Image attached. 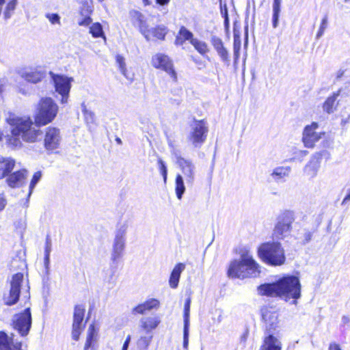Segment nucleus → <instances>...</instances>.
<instances>
[{"mask_svg": "<svg viewBox=\"0 0 350 350\" xmlns=\"http://www.w3.org/2000/svg\"><path fill=\"white\" fill-rule=\"evenodd\" d=\"M85 309L81 306H77L75 308L73 314L72 338L75 340H78L81 332L85 327L83 323Z\"/></svg>", "mask_w": 350, "mask_h": 350, "instance_id": "nucleus-14", "label": "nucleus"}, {"mask_svg": "<svg viewBox=\"0 0 350 350\" xmlns=\"http://www.w3.org/2000/svg\"><path fill=\"white\" fill-rule=\"evenodd\" d=\"M116 59L117 64H118L119 70L121 72V73L126 78L130 79L126 74L127 70H126V63H125L124 58L122 55H118L116 56Z\"/></svg>", "mask_w": 350, "mask_h": 350, "instance_id": "nucleus-41", "label": "nucleus"}, {"mask_svg": "<svg viewBox=\"0 0 350 350\" xmlns=\"http://www.w3.org/2000/svg\"><path fill=\"white\" fill-rule=\"evenodd\" d=\"M343 75V71H339L337 75V78H340Z\"/></svg>", "mask_w": 350, "mask_h": 350, "instance_id": "nucleus-64", "label": "nucleus"}, {"mask_svg": "<svg viewBox=\"0 0 350 350\" xmlns=\"http://www.w3.org/2000/svg\"><path fill=\"white\" fill-rule=\"evenodd\" d=\"M146 311H149L146 307V303L139 304L137 306L133 308V312L136 314H143Z\"/></svg>", "mask_w": 350, "mask_h": 350, "instance_id": "nucleus-47", "label": "nucleus"}, {"mask_svg": "<svg viewBox=\"0 0 350 350\" xmlns=\"http://www.w3.org/2000/svg\"><path fill=\"white\" fill-rule=\"evenodd\" d=\"M262 319L266 325V329L271 332L274 330L278 325V314L275 312L268 309H264L262 311Z\"/></svg>", "mask_w": 350, "mask_h": 350, "instance_id": "nucleus-20", "label": "nucleus"}, {"mask_svg": "<svg viewBox=\"0 0 350 350\" xmlns=\"http://www.w3.org/2000/svg\"><path fill=\"white\" fill-rule=\"evenodd\" d=\"M89 32L94 38H103L105 40H106V37L103 29V26L99 23H92L90 26Z\"/></svg>", "mask_w": 350, "mask_h": 350, "instance_id": "nucleus-37", "label": "nucleus"}, {"mask_svg": "<svg viewBox=\"0 0 350 350\" xmlns=\"http://www.w3.org/2000/svg\"><path fill=\"white\" fill-rule=\"evenodd\" d=\"M32 324V318L29 306L22 312L16 314L12 319V325L21 336L29 334Z\"/></svg>", "mask_w": 350, "mask_h": 350, "instance_id": "nucleus-8", "label": "nucleus"}, {"mask_svg": "<svg viewBox=\"0 0 350 350\" xmlns=\"http://www.w3.org/2000/svg\"><path fill=\"white\" fill-rule=\"evenodd\" d=\"M240 258L230 262L228 275L232 278L245 279L260 275V267L254 259L250 250L244 247L239 252Z\"/></svg>", "mask_w": 350, "mask_h": 350, "instance_id": "nucleus-3", "label": "nucleus"}, {"mask_svg": "<svg viewBox=\"0 0 350 350\" xmlns=\"http://www.w3.org/2000/svg\"><path fill=\"white\" fill-rule=\"evenodd\" d=\"M131 16L133 25L137 27L146 40L149 41L150 29H148L145 16L138 11H132Z\"/></svg>", "mask_w": 350, "mask_h": 350, "instance_id": "nucleus-16", "label": "nucleus"}, {"mask_svg": "<svg viewBox=\"0 0 350 350\" xmlns=\"http://www.w3.org/2000/svg\"><path fill=\"white\" fill-rule=\"evenodd\" d=\"M258 292L260 295L279 297L296 304L301 296V284L297 277L288 275L275 282L261 284L258 287Z\"/></svg>", "mask_w": 350, "mask_h": 350, "instance_id": "nucleus-1", "label": "nucleus"}, {"mask_svg": "<svg viewBox=\"0 0 350 350\" xmlns=\"http://www.w3.org/2000/svg\"><path fill=\"white\" fill-rule=\"evenodd\" d=\"M189 325H184L183 330V347L187 348L189 344Z\"/></svg>", "mask_w": 350, "mask_h": 350, "instance_id": "nucleus-48", "label": "nucleus"}, {"mask_svg": "<svg viewBox=\"0 0 350 350\" xmlns=\"http://www.w3.org/2000/svg\"><path fill=\"white\" fill-rule=\"evenodd\" d=\"M208 128L202 120H195L191 125L189 141L195 146L200 147L206 140Z\"/></svg>", "mask_w": 350, "mask_h": 350, "instance_id": "nucleus-9", "label": "nucleus"}, {"mask_svg": "<svg viewBox=\"0 0 350 350\" xmlns=\"http://www.w3.org/2000/svg\"><path fill=\"white\" fill-rule=\"evenodd\" d=\"M142 2L144 5H148L150 4V1L149 0H142Z\"/></svg>", "mask_w": 350, "mask_h": 350, "instance_id": "nucleus-60", "label": "nucleus"}, {"mask_svg": "<svg viewBox=\"0 0 350 350\" xmlns=\"http://www.w3.org/2000/svg\"><path fill=\"white\" fill-rule=\"evenodd\" d=\"M126 228L123 226L116 230L112 244L111 260L114 262L123 254L125 248Z\"/></svg>", "mask_w": 350, "mask_h": 350, "instance_id": "nucleus-11", "label": "nucleus"}, {"mask_svg": "<svg viewBox=\"0 0 350 350\" xmlns=\"http://www.w3.org/2000/svg\"><path fill=\"white\" fill-rule=\"evenodd\" d=\"M8 123L11 127V134L8 136L9 145L14 148H21L23 142L33 143L40 136L41 131L36 128L29 117L10 116Z\"/></svg>", "mask_w": 350, "mask_h": 350, "instance_id": "nucleus-2", "label": "nucleus"}, {"mask_svg": "<svg viewBox=\"0 0 350 350\" xmlns=\"http://www.w3.org/2000/svg\"><path fill=\"white\" fill-rule=\"evenodd\" d=\"M44 77V73L42 71L34 70L25 72L23 74V77L28 82L37 83L40 82Z\"/></svg>", "mask_w": 350, "mask_h": 350, "instance_id": "nucleus-32", "label": "nucleus"}, {"mask_svg": "<svg viewBox=\"0 0 350 350\" xmlns=\"http://www.w3.org/2000/svg\"><path fill=\"white\" fill-rule=\"evenodd\" d=\"M327 26H328V15L325 14L324 16L323 17V18L321 19L319 29V31L316 36L317 39H319L323 36L325 31L327 28Z\"/></svg>", "mask_w": 350, "mask_h": 350, "instance_id": "nucleus-40", "label": "nucleus"}, {"mask_svg": "<svg viewBox=\"0 0 350 350\" xmlns=\"http://www.w3.org/2000/svg\"><path fill=\"white\" fill-rule=\"evenodd\" d=\"M146 307L148 308V310H151L154 308H158L160 305V302L159 300L156 299H150L145 301Z\"/></svg>", "mask_w": 350, "mask_h": 350, "instance_id": "nucleus-46", "label": "nucleus"}, {"mask_svg": "<svg viewBox=\"0 0 350 350\" xmlns=\"http://www.w3.org/2000/svg\"><path fill=\"white\" fill-rule=\"evenodd\" d=\"M81 111L83 114L84 120L88 126L89 129H92V126L95 124V114L93 111L89 110L87 108L85 103H82L81 105Z\"/></svg>", "mask_w": 350, "mask_h": 350, "instance_id": "nucleus-33", "label": "nucleus"}, {"mask_svg": "<svg viewBox=\"0 0 350 350\" xmlns=\"http://www.w3.org/2000/svg\"><path fill=\"white\" fill-rule=\"evenodd\" d=\"M153 336L152 333H146L141 336L137 341V347L139 350H147L150 345Z\"/></svg>", "mask_w": 350, "mask_h": 350, "instance_id": "nucleus-34", "label": "nucleus"}, {"mask_svg": "<svg viewBox=\"0 0 350 350\" xmlns=\"http://www.w3.org/2000/svg\"><path fill=\"white\" fill-rule=\"evenodd\" d=\"M128 347H129V345H127V344L124 342V345H123L122 350H127Z\"/></svg>", "mask_w": 350, "mask_h": 350, "instance_id": "nucleus-63", "label": "nucleus"}, {"mask_svg": "<svg viewBox=\"0 0 350 350\" xmlns=\"http://www.w3.org/2000/svg\"><path fill=\"white\" fill-rule=\"evenodd\" d=\"M0 350H22V342L14 340L12 334L0 331Z\"/></svg>", "mask_w": 350, "mask_h": 350, "instance_id": "nucleus-19", "label": "nucleus"}, {"mask_svg": "<svg viewBox=\"0 0 350 350\" xmlns=\"http://www.w3.org/2000/svg\"><path fill=\"white\" fill-rule=\"evenodd\" d=\"M282 342L281 341L269 334L267 336H265L263 340V344L260 347L259 350H281Z\"/></svg>", "mask_w": 350, "mask_h": 350, "instance_id": "nucleus-25", "label": "nucleus"}, {"mask_svg": "<svg viewBox=\"0 0 350 350\" xmlns=\"http://www.w3.org/2000/svg\"><path fill=\"white\" fill-rule=\"evenodd\" d=\"M191 298L186 299L184 307V325H189V312H190Z\"/></svg>", "mask_w": 350, "mask_h": 350, "instance_id": "nucleus-43", "label": "nucleus"}, {"mask_svg": "<svg viewBox=\"0 0 350 350\" xmlns=\"http://www.w3.org/2000/svg\"><path fill=\"white\" fill-rule=\"evenodd\" d=\"M128 347H129V345H127V344L124 342V345H123L122 350H127Z\"/></svg>", "mask_w": 350, "mask_h": 350, "instance_id": "nucleus-61", "label": "nucleus"}, {"mask_svg": "<svg viewBox=\"0 0 350 350\" xmlns=\"http://www.w3.org/2000/svg\"><path fill=\"white\" fill-rule=\"evenodd\" d=\"M318 128V124L312 122L310 125L305 127L303 132L302 140L306 147L313 148L315 143L321 138L323 133H317L316 130Z\"/></svg>", "mask_w": 350, "mask_h": 350, "instance_id": "nucleus-15", "label": "nucleus"}, {"mask_svg": "<svg viewBox=\"0 0 350 350\" xmlns=\"http://www.w3.org/2000/svg\"><path fill=\"white\" fill-rule=\"evenodd\" d=\"M45 17L52 25H60L61 24L60 16L58 14L48 12L45 14Z\"/></svg>", "mask_w": 350, "mask_h": 350, "instance_id": "nucleus-44", "label": "nucleus"}, {"mask_svg": "<svg viewBox=\"0 0 350 350\" xmlns=\"http://www.w3.org/2000/svg\"><path fill=\"white\" fill-rule=\"evenodd\" d=\"M128 347H129V345H127V344L124 342V345H123L122 350H127Z\"/></svg>", "mask_w": 350, "mask_h": 350, "instance_id": "nucleus-62", "label": "nucleus"}, {"mask_svg": "<svg viewBox=\"0 0 350 350\" xmlns=\"http://www.w3.org/2000/svg\"><path fill=\"white\" fill-rule=\"evenodd\" d=\"M193 33L186 27H181L178 35L176 36L175 44L176 45H183L187 40L190 41V43L191 44V40L195 39L193 38Z\"/></svg>", "mask_w": 350, "mask_h": 350, "instance_id": "nucleus-31", "label": "nucleus"}, {"mask_svg": "<svg viewBox=\"0 0 350 350\" xmlns=\"http://www.w3.org/2000/svg\"><path fill=\"white\" fill-rule=\"evenodd\" d=\"M161 321L158 317H147L140 320V326L146 333H151V331L156 329Z\"/></svg>", "mask_w": 350, "mask_h": 350, "instance_id": "nucleus-27", "label": "nucleus"}, {"mask_svg": "<svg viewBox=\"0 0 350 350\" xmlns=\"http://www.w3.org/2000/svg\"><path fill=\"white\" fill-rule=\"evenodd\" d=\"M131 336H130V335H128V336H127V337H126V340H125V341H124V343H126V344H127V345H129L130 342H131Z\"/></svg>", "mask_w": 350, "mask_h": 350, "instance_id": "nucleus-59", "label": "nucleus"}, {"mask_svg": "<svg viewBox=\"0 0 350 350\" xmlns=\"http://www.w3.org/2000/svg\"><path fill=\"white\" fill-rule=\"evenodd\" d=\"M280 12V11L273 10L272 23L273 28H276L278 25Z\"/></svg>", "mask_w": 350, "mask_h": 350, "instance_id": "nucleus-49", "label": "nucleus"}, {"mask_svg": "<svg viewBox=\"0 0 350 350\" xmlns=\"http://www.w3.org/2000/svg\"><path fill=\"white\" fill-rule=\"evenodd\" d=\"M15 160L10 158L0 157V180L7 178L15 166Z\"/></svg>", "mask_w": 350, "mask_h": 350, "instance_id": "nucleus-24", "label": "nucleus"}, {"mask_svg": "<svg viewBox=\"0 0 350 350\" xmlns=\"http://www.w3.org/2000/svg\"><path fill=\"white\" fill-rule=\"evenodd\" d=\"M131 336H130V335H128V336H127V337H126V340H125V341H124V343H126V344H127V345H129L130 342H131Z\"/></svg>", "mask_w": 350, "mask_h": 350, "instance_id": "nucleus-58", "label": "nucleus"}, {"mask_svg": "<svg viewBox=\"0 0 350 350\" xmlns=\"http://www.w3.org/2000/svg\"><path fill=\"white\" fill-rule=\"evenodd\" d=\"M58 111V105L51 98H41L34 115L35 124L41 126L51 122L57 116Z\"/></svg>", "mask_w": 350, "mask_h": 350, "instance_id": "nucleus-6", "label": "nucleus"}, {"mask_svg": "<svg viewBox=\"0 0 350 350\" xmlns=\"http://www.w3.org/2000/svg\"><path fill=\"white\" fill-rule=\"evenodd\" d=\"M341 322L343 325H347L350 322V318L347 316H343L341 319Z\"/></svg>", "mask_w": 350, "mask_h": 350, "instance_id": "nucleus-55", "label": "nucleus"}, {"mask_svg": "<svg viewBox=\"0 0 350 350\" xmlns=\"http://www.w3.org/2000/svg\"><path fill=\"white\" fill-rule=\"evenodd\" d=\"M72 78L56 75L53 77V83L56 92L62 96L61 103H68L69 93L71 88Z\"/></svg>", "mask_w": 350, "mask_h": 350, "instance_id": "nucleus-12", "label": "nucleus"}, {"mask_svg": "<svg viewBox=\"0 0 350 350\" xmlns=\"http://www.w3.org/2000/svg\"><path fill=\"white\" fill-rule=\"evenodd\" d=\"M158 165L159 171L163 176V181L165 183L167 181V170L164 161L161 159H159Z\"/></svg>", "mask_w": 350, "mask_h": 350, "instance_id": "nucleus-45", "label": "nucleus"}, {"mask_svg": "<svg viewBox=\"0 0 350 350\" xmlns=\"http://www.w3.org/2000/svg\"><path fill=\"white\" fill-rule=\"evenodd\" d=\"M291 172L289 166H279L274 168L271 174V178L276 182H283L288 178Z\"/></svg>", "mask_w": 350, "mask_h": 350, "instance_id": "nucleus-26", "label": "nucleus"}, {"mask_svg": "<svg viewBox=\"0 0 350 350\" xmlns=\"http://www.w3.org/2000/svg\"><path fill=\"white\" fill-rule=\"evenodd\" d=\"M321 156L319 154L314 155L304 167V173L310 177L316 176L321 167Z\"/></svg>", "mask_w": 350, "mask_h": 350, "instance_id": "nucleus-22", "label": "nucleus"}, {"mask_svg": "<svg viewBox=\"0 0 350 350\" xmlns=\"http://www.w3.org/2000/svg\"><path fill=\"white\" fill-rule=\"evenodd\" d=\"M341 90H338L337 92H334L332 96H329L323 105V111L327 113H333L336 107V101L337 98L340 94Z\"/></svg>", "mask_w": 350, "mask_h": 350, "instance_id": "nucleus-29", "label": "nucleus"}, {"mask_svg": "<svg viewBox=\"0 0 350 350\" xmlns=\"http://www.w3.org/2000/svg\"><path fill=\"white\" fill-rule=\"evenodd\" d=\"M328 350H342V349L338 344L336 342H332L329 344Z\"/></svg>", "mask_w": 350, "mask_h": 350, "instance_id": "nucleus-54", "label": "nucleus"}, {"mask_svg": "<svg viewBox=\"0 0 350 350\" xmlns=\"http://www.w3.org/2000/svg\"><path fill=\"white\" fill-rule=\"evenodd\" d=\"M281 0H273V10L280 11Z\"/></svg>", "mask_w": 350, "mask_h": 350, "instance_id": "nucleus-53", "label": "nucleus"}, {"mask_svg": "<svg viewBox=\"0 0 350 350\" xmlns=\"http://www.w3.org/2000/svg\"><path fill=\"white\" fill-rule=\"evenodd\" d=\"M22 290L23 291L24 297L29 299L28 281H25L23 273H18L12 275L10 281L9 291L3 295L4 304L7 306L15 304L18 301Z\"/></svg>", "mask_w": 350, "mask_h": 350, "instance_id": "nucleus-5", "label": "nucleus"}, {"mask_svg": "<svg viewBox=\"0 0 350 350\" xmlns=\"http://www.w3.org/2000/svg\"><path fill=\"white\" fill-rule=\"evenodd\" d=\"M211 43L223 62H226L230 61L228 51L224 47L223 41L221 38L215 36H213L211 38Z\"/></svg>", "mask_w": 350, "mask_h": 350, "instance_id": "nucleus-21", "label": "nucleus"}, {"mask_svg": "<svg viewBox=\"0 0 350 350\" xmlns=\"http://www.w3.org/2000/svg\"><path fill=\"white\" fill-rule=\"evenodd\" d=\"M41 177H42V174L40 172H37L34 173V174L32 177V179L31 180L29 187V194H28L29 197L31 195L34 187H36V184L40 181Z\"/></svg>", "mask_w": 350, "mask_h": 350, "instance_id": "nucleus-42", "label": "nucleus"}, {"mask_svg": "<svg viewBox=\"0 0 350 350\" xmlns=\"http://www.w3.org/2000/svg\"><path fill=\"white\" fill-rule=\"evenodd\" d=\"M98 335V330L95 328L94 325H90L88 330V336L86 342L84 346V350L89 349H94Z\"/></svg>", "mask_w": 350, "mask_h": 350, "instance_id": "nucleus-30", "label": "nucleus"}, {"mask_svg": "<svg viewBox=\"0 0 350 350\" xmlns=\"http://www.w3.org/2000/svg\"><path fill=\"white\" fill-rule=\"evenodd\" d=\"M62 137L59 129L49 126L45 130L44 146L46 150L53 152L60 146Z\"/></svg>", "mask_w": 350, "mask_h": 350, "instance_id": "nucleus-13", "label": "nucleus"}, {"mask_svg": "<svg viewBox=\"0 0 350 350\" xmlns=\"http://www.w3.org/2000/svg\"><path fill=\"white\" fill-rule=\"evenodd\" d=\"M152 65L156 68L164 70L174 82L177 81V73L172 60L168 56L162 53L156 54L152 58Z\"/></svg>", "mask_w": 350, "mask_h": 350, "instance_id": "nucleus-10", "label": "nucleus"}, {"mask_svg": "<svg viewBox=\"0 0 350 350\" xmlns=\"http://www.w3.org/2000/svg\"><path fill=\"white\" fill-rule=\"evenodd\" d=\"M258 255L264 262L272 266L282 265L286 260L284 250L278 242L261 244L258 249Z\"/></svg>", "mask_w": 350, "mask_h": 350, "instance_id": "nucleus-4", "label": "nucleus"}, {"mask_svg": "<svg viewBox=\"0 0 350 350\" xmlns=\"http://www.w3.org/2000/svg\"><path fill=\"white\" fill-rule=\"evenodd\" d=\"M8 201L3 193H0V213L4 210L7 205Z\"/></svg>", "mask_w": 350, "mask_h": 350, "instance_id": "nucleus-50", "label": "nucleus"}, {"mask_svg": "<svg viewBox=\"0 0 350 350\" xmlns=\"http://www.w3.org/2000/svg\"><path fill=\"white\" fill-rule=\"evenodd\" d=\"M51 251V243L49 239H46V247L44 250V266L46 268V273H49V262H50V253Z\"/></svg>", "mask_w": 350, "mask_h": 350, "instance_id": "nucleus-39", "label": "nucleus"}, {"mask_svg": "<svg viewBox=\"0 0 350 350\" xmlns=\"http://www.w3.org/2000/svg\"><path fill=\"white\" fill-rule=\"evenodd\" d=\"M27 177V171L26 170H20L10 174L6 178V183L11 188H18L25 184Z\"/></svg>", "mask_w": 350, "mask_h": 350, "instance_id": "nucleus-18", "label": "nucleus"}, {"mask_svg": "<svg viewBox=\"0 0 350 350\" xmlns=\"http://www.w3.org/2000/svg\"><path fill=\"white\" fill-rule=\"evenodd\" d=\"M191 44L201 55H204L208 52V45L204 41H201L195 38L194 40H191Z\"/></svg>", "mask_w": 350, "mask_h": 350, "instance_id": "nucleus-38", "label": "nucleus"}, {"mask_svg": "<svg viewBox=\"0 0 350 350\" xmlns=\"http://www.w3.org/2000/svg\"><path fill=\"white\" fill-rule=\"evenodd\" d=\"M149 29L150 38L151 36H152L153 37L159 40H164L168 31L167 28L163 25H158L154 28Z\"/></svg>", "mask_w": 350, "mask_h": 350, "instance_id": "nucleus-36", "label": "nucleus"}, {"mask_svg": "<svg viewBox=\"0 0 350 350\" xmlns=\"http://www.w3.org/2000/svg\"><path fill=\"white\" fill-rule=\"evenodd\" d=\"M185 269V265L183 263H178L174 267L169 280V284L171 288H176L178 286L180 274Z\"/></svg>", "mask_w": 350, "mask_h": 350, "instance_id": "nucleus-28", "label": "nucleus"}, {"mask_svg": "<svg viewBox=\"0 0 350 350\" xmlns=\"http://www.w3.org/2000/svg\"><path fill=\"white\" fill-rule=\"evenodd\" d=\"M221 14L224 18L225 26L228 27L229 25V18H228V15L227 8L226 5L224 6V8L222 7L221 8Z\"/></svg>", "mask_w": 350, "mask_h": 350, "instance_id": "nucleus-51", "label": "nucleus"}, {"mask_svg": "<svg viewBox=\"0 0 350 350\" xmlns=\"http://www.w3.org/2000/svg\"><path fill=\"white\" fill-rule=\"evenodd\" d=\"M185 191V186L183 177L181 174H177L175 180V192L178 200H181Z\"/></svg>", "mask_w": 350, "mask_h": 350, "instance_id": "nucleus-35", "label": "nucleus"}, {"mask_svg": "<svg viewBox=\"0 0 350 350\" xmlns=\"http://www.w3.org/2000/svg\"><path fill=\"white\" fill-rule=\"evenodd\" d=\"M321 217L319 216L316 227L312 229H308L306 228H303L301 232L296 237V239H297L302 245L308 243L312 240V236L321 224Z\"/></svg>", "mask_w": 350, "mask_h": 350, "instance_id": "nucleus-23", "label": "nucleus"}, {"mask_svg": "<svg viewBox=\"0 0 350 350\" xmlns=\"http://www.w3.org/2000/svg\"><path fill=\"white\" fill-rule=\"evenodd\" d=\"M177 163L181 170V175L185 178L186 183L188 185H192L194 180L196 169L193 163L191 161L183 158L178 159Z\"/></svg>", "mask_w": 350, "mask_h": 350, "instance_id": "nucleus-17", "label": "nucleus"}, {"mask_svg": "<svg viewBox=\"0 0 350 350\" xmlns=\"http://www.w3.org/2000/svg\"><path fill=\"white\" fill-rule=\"evenodd\" d=\"M295 220V214L291 210H284L280 212L277 217L273 229V234L276 238L284 239L292 230L293 224Z\"/></svg>", "mask_w": 350, "mask_h": 350, "instance_id": "nucleus-7", "label": "nucleus"}, {"mask_svg": "<svg viewBox=\"0 0 350 350\" xmlns=\"http://www.w3.org/2000/svg\"><path fill=\"white\" fill-rule=\"evenodd\" d=\"M170 0H156L157 3L160 5H165L169 3Z\"/></svg>", "mask_w": 350, "mask_h": 350, "instance_id": "nucleus-56", "label": "nucleus"}, {"mask_svg": "<svg viewBox=\"0 0 350 350\" xmlns=\"http://www.w3.org/2000/svg\"><path fill=\"white\" fill-rule=\"evenodd\" d=\"M350 200V189L348 190V193L342 200V204H344Z\"/></svg>", "mask_w": 350, "mask_h": 350, "instance_id": "nucleus-57", "label": "nucleus"}, {"mask_svg": "<svg viewBox=\"0 0 350 350\" xmlns=\"http://www.w3.org/2000/svg\"><path fill=\"white\" fill-rule=\"evenodd\" d=\"M92 23V18L90 16L85 17L81 20L78 21V24L80 26L88 27L90 26Z\"/></svg>", "mask_w": 350, "mask_h": 350, "instance_id": "nucleus-52", "label": "nucleus"}]
</instances>
